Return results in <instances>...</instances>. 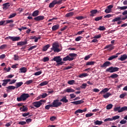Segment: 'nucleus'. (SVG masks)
Segmentation results:
<instances>
[{
    "label": "nucleus",
    "mask_w": 127,
    "mask_h": 127,
    "mask_svg": "<svg viewBox=\"0 0 127 127\" xmlns=\"http://www.w3.org/2000/svg\"><path fill=\"white\" fill-rule=\"evenodd\" d=\"M110 96H112L111 93L110 92H107L106 94L103 95V98H104V99H108V98H109V97Z\"/></svg>",
    "instance_id": "obj_26"
},
{
    "label": "nucleus",
    "mask_w": 127,
    "mask_h": 127,
    "mask_svg": "<svg viewBox=\"0 0 127 127\" xmlns=\"http://www.w3.org/2000/svg\"><path fill=\"white\" fill-rule=\"evenodd\" d=\"M51 50H53L54 52H60V50L59 49V45L57 43L53 44Z\"/></svg>",
    "instance_id": "obj_8"
},
{
    "label": "nucleus",
    "mask_w": 127,
    "mask_h": 127,
    "mask_svg": "<svg viewBox=\"0 0 127 127\" xmlns=\"http://www.w3.org/2000/svg\"><path fill=\"white\" fill-rule=\"evenodd\" d=\"M6 88L7 89V90H14V89H16L15 86L11 85L6 87Z\"/></svg>",
    "instance_id": "obj_33"
},
{
    "label": "nucleus",
    "mask_w": 127,
    "mask_h": 127,
    "mask_svg": "<svg viewBox=\"0 0 127 127\" xmlns=\"http://www.w3.org/2000/svg\"><path fill=\"white\" fill-rule=\"evenodd\" d=\"M27 44V42L26 41H24V42H19L18 43H17V45L18 46H22L23 45H25Z\"/></svg>",
    "instance_id": "obj_22"
},
{
    "label": "nucleus",
    "mask_w": 127,
    "mask_h": 127,
    "mask_svg": "<svg viewBox=\"0 0 127 127\" xmlns=\"http://www.w3.org/2000/svg\"><path fill=\"white\" fill-rule=\"evenodd\" d=\"M120 68L117 67H110L106 69V72H109V73H114L115 72H118Z\"/></svg>",
    "instance_id": "obj_6"
},
{
    "label": "nucleus",
    "mask_w": 127,
    "mask_h": 127,
    "mask_svg": "<svg viewBox=\"0 0 127 127\" xmlns=\"http://www.w3.org/2000/svg\"><path fill=\"white\" fill-rule=\"evenodd\" d=\"M48 83H49V81H43L39 84V86H40L41 87H43V86H46V85H48Z\"/></svg>",
    "instance_id": "obj_23"
},
{
    "label": "nucleus",
    "mask_w": 127,
    "mask_h": 127,
    "mask_svg": "<svg viewBox=\"0 0 127 127\" xmlns=\"http://www.w3.org/2000/svg\"><path fill=\"white\" fill-rule=\"evenodd\" d=\"M117 8L118 9H120L121 10H124L127 9V6H118Z\"/></svg>",
    "instance_id": "obj_32"
},
{
    "label": "nucleus",
    "mask_w": 127,
    "mask_h": 127,
    "mask_svg": "<svg viewBox=\"0 0 127 127\" xmlns=\"http://www.w3.org/2000/svg\"><path fill=\"white\" fill-rule=\"evenodd\" d=\"M109 90H110V89L105 88L100 92V94H102V93H107V92H109Z\"/></svg>",
    "instance_id": "obj_35"
},
{
    "label": "nucleus",
    "mask_w": 127,
    "mask_h": 127,
    "mask_svg": "<svg viewBox=\"0 0 127 127\" xmlns=\"http://www.w3.org/2000/svg\"><path fill=\"white\" fill-rule=\"evenodd\" d=\"M22 85H23V82H17L16 83V89H18V88H19V87H21Z\"/></svg>",
    "instance_id": "obj_19"
},
{
    "label": "nucleus",
    "mask_w": 127,
    "mask_h": 127,
    "mask_svg": "<svg viewBox=\"0 0 127 127\" xmlns=\"http://www.w3.org/2000/svg\"><path fill=\"white\" fill-rule=\"evenodd\" d=\"M127 121L123 119L120 121V124L121 125H125V124H127Z\"/></svg>",
    "instance_id": "obj_48"
},
{
    "label": "nucleus",
    "mask_w": 127,
    "mask_h": 127,
    "mask_svg": "<svg viewBox=\"0 0 127 127\" xmlns=\"http://www.w3.org/2000/svg\"><path fill=\"white\" fill-rule=\"evenodd\" d=\"M119 119H120V116H115L112 118V121L115 120H119Z\"/></svg>",
    "instance_id": "obj_51"
},
{
    "label": "nucleus",
    "mask_w": 127,
    "mask_h": 127,
    "mask_svg": "<svg viewBox=\"0 0 127 127\" xmlns=\"http://www.w3.org/2000/svg\"><path fill=\"white\" fill-rule=\"evenodd\" d=\"M95 64V62H88L86 63V65L89 66L90 65H94Z\"/></svg>",
    "instance_id": "obj_43"
},
{
    "label": "nucleus",
    "mask_w": 127,
    "mask_h": 127,
    "mask_svg": "<svg viewBox=\"0 0 127 127\" xmlns=\"http://www.w3.org/2000/svg\"><path fill=\"white\" fill-rule=\"evenodd\" d=\"M35 20L37 21H40V20H43L44 19V16H38L34 18Z\"/></svg>",
    "instance_id": "obj_12"
},
{
    "label": "nucleus",
    "mask_w": 127,
    "mask_h": 127,
    "mask_svg": "<svg viewBox=\"0 0 127 127\" xmlns=\"http://www.w3.org/2000/svg\"><path fill=\"white\" fill-rule=\"evenodd\" d=\"M93 115H94L93 113H88L86 114L85 117L86 118H89L90 117H92V116H93Z\"/></svg>",
    "instance_id": "obj_58"
},
{
    "label": "nucleus",
    "mask_w": 127,
    "mask_h": 127,
    "mask_svg": "<svg viewBox=\"0 0 127 127\" xmlns=\"http://www.w3.org/2000/svg\"><path fill=\"white\" fill-rule=\"evenodd\" d=\"M19 110L20 111H21V112H26L27 111V110H28V108H27V107L23 106V108L22 107L20 108Z\"/></svg>",
    "instance_id": "obj_27"
},
{
    "label": "nucleus",
    "mask_w": 127,
    "mask_h": 127,
    "mask_svg": "<svg viewBox=\"0 0 127 127\" xmlns=\"http://www.w3.org/2000/svg\"><path fill=\"white\" fill-rule=\"evenodd\" d=\"M67 84H68V85H74V84H75V80H69L67 82Z\"/></svg>",
    "instance_id": "obj_42"
},
{
    "label": "nucleus",
    "mask_w": 127,
    "mask_h": 127,
    "mask_svg": "<svg viewBox=\"0 0 127 127\" xmlns=\"http://www.w3.org/2000/svg\"><path fill=\"white\" fill-rule=\"evenodd\" d=\"M79 114H82L83 113V111H82L81 109H78L77 110H76L74 114L76 115V116H79V114Z\"/></svg>",
    "instance_id": "obj_28"
},
{
    "label": "nucleus",
    "mask_w": 127,
    "mask_h": 127,
    "mask_svg": "<svg viewBox=\"0 0 127 127\" xmlns=\"http://www.w3.org/2000/svg\"><path fill=\"white\" fill-rule=\"evenodd\" d=\"M6 23L5 24H7L8 23H12L13 22V20H6L5 21Z\"/></svg>",
    "instance_id": "obj_52"
},
{
    "label": "nucleus",
    "mask_w": 127,
    "mask_h": 127,
    "mask_svg": "<svg viewBox=\"0 0 127 127\" xmlns=\"http://www.w3.org/2000/svg\"><path fill=\"white\" fill-rule=\"evenodd\" d=\"M69 96L70 97V99H74V98H76V95L73 93L70 94Z\"/></svg>",
    "instance_id": "obj_61"
},
{
    "label": "nucleus",
    "mask_w": 127,
    "mask_h": 127,
    "mask_svg": "<svg viewBox=\"0 0 127 127\" xmlns=\"http://www.w3.org/2000/svg\"><path fill=\"white\" fill-rule=\"evenodd\" d=\"M62 105V103L61 102H59V100H54L52 106H53V108H58V107H60Z\"/></svg>",
    "instance_id": "obj_7"
},
{
    "label": "nucleus",
    "mask_w": 127,
    "mask_h": 127,
    "mask_svg": "<svg viewBox=\"0 0 127 127\" xmlns=\"http://www.w3.org/2000/svg\"><path fill=\"white\" fill-rule=\"evenodd\" d=\"M114 111L118 113H123V112L127 111V106H124L122 108L120 106L116 107L114 108Z\"/></svg>",
    "instance_id": "obj_5"
},
{
    "label": "nucleus",
    "mask_w": 127,
    "mask_h": 127,
    "mask_svg": "<svg viewBox=\"0 0 127 127\" xmlns=\"http://www.w3.org/2000/svg\"><path fill=\"white\" fill-rule=\"evenodd\" d=\"M127 54L121 55L120 58L118 59V60H120V61H125V60H127Z\"/></svg>",
    "instance_id": "obj_11"
},
{
    "label": "nucleus",
    "mask_w": 127,
    "mask_h": 127,
    "mask_svg": "<svg viewBox=\"0 0 127 127\" xmlns=\"http://www.w3.org/2000/svg\"><path fill=\"white\" fill-rule=\"evenodd\" d=\"M50 108H53V107L52 106V104L48 105L45 106L46 110H49Z\"/></svg>",
    "instance_id": "obj_46"
},
{
    "label": "nucleus",
    "mask_w": 127,
    "mask_h": 127,
    "mask_svg": "<svg viewBox=\"0 0 127 127\" xmlns=\"http://www.w3.org/2000/svg\"><path fill=\"white\" fill-rule=\"evenodd\" d=\"M65 92H66L67 93H74L75 90L72 88H67L65 90Z\"/></svg>",
    "instance_id": "obj_25"
},
{
    "label": "nucleus",
    "mask_w": 127,
    "mask_h": 127,
    "mask_svg": "<svg viewBox=\"0 0 127 127\" xmlns=\"http://www.w3.org/2000/svg\"><path fill=\"white\" fill-rule=\"evenodd\" d=\"M50 47V45L48 44L46 45V46H45L43 48V51H47V50L48 49V48H49Z\"/></svg>",
    "instance_id": "obj_29"
},
{
    "label": "nucleus",
    "mask_w": 127,
    "mask_h": 127,
    "mask_svg": "<svg viewBox=\"0 0 127 127\" xmlns=\"http://www.w3.org/2000/svg\"><path fill=\"white\" fill-rule=\"evenodd\" d=\"M83 103H84V101L78 100L76 101L72 102L71 104H73L74 105H80V104H83Z\"/></svg>",
    "instance_id": "obj_13"
},
{
    "label": "nucleus",
    "mask_w": 127,
    "mask_h": 127,
    "mask_svg": "<svg viewBox=\"0 0 127 127\" xmlns=\"http://www.w3.org/2000/svg\"><path fill=\"white\" fill-rule=\"evenodd\" d=\"M48 61H49V58L45 57V58H43V62H48Z\"/></svg>",
    "instance_id": "obj_60"
},
{
    "label": "nucleus",
    "mask_w": 127,
    "mask_h": 127,
    "mask_svg": "<svg viewBox=\"0 0 127 127\" xmlns=\"http://www.w3.org/2000/svg\"><path fill=\"white\" fill-rule=\"evenodd\" d=\"M16 82V79H13L11 81H10L9 85H12V84H14Z\"/></svg>",
    "instance_id": "obj_59"
},
{
    "label": "nucleus",
    "mask_w": 127,
    "mask_h": 127,
    "mask_svg": "<svg viewBox=\"0 0 127 127\" xmlns=\"http://www.w3.org/2000/svg\"><path fill=\"white\" fill-rule=\"evenodd\" d=\"M77 57V55L74 53L69 54L68 55L63 59V61H73L74 58Z\"/></svg>",
    "instance_id": "obj_1"
},
{
    "label": "nucleus",
    "mask_w": 127,
    "mask_h": 127,
    "mask_svg": "<svg viewBox=\"0 0 127 127\" xmlns=\"http://www.w3.org/2000/svg\"><path fill=\"white\" fill-rule=\"evenodd\" d=\"M32 83H33V80L31 79V80L26 81L25 84L26 85H29L30 84H32Z\"/></svg>",
    "instance_id": "obj_40"
},
{
    "label": "nucleus",
    "mask_w": 127,
    "mask_h": 127,
    "mask_svg": "<svg viewBox=\"0 0 127 127\" xmlns=\"http://www.w3.org/2000/svg\"><path fill=\"white\" fill-rule=\"evenodd\" d=\"M42 73V71L41 70V71H37V72H35L34 73V75H35V76H39V75L41 74Z\"/></svg>",
    "instance_id": "obj_49"
},
{
    "label": "nucleus",
    "mask_w": 127,
    "mask_h": 127,
    "mask_svg": "<svg viewBox=\"0 0 127 127\" xmlns=\"http://www.w3.org/2000/svg\"><path fill=\"white\" fill-rule=\"evenodd\" d=\"M115 58H118V56L115 55V56H112L111 57H109L108 59L109 61H111V60H113L115 59Z\"/></svg>",
    "instance_id": "obj_34"
},
{
    "label": "nucleus",
    "mask_w": 127,
    "mask_h": 127,
    "mask_svg": "<svg viewBox=\"0 0 127 127\" xmlns=\"http://www.w3.org/2000/svg\"><path fill=\"white\" fill-rule=\"evenodd\" d=\"M126 96H127V93H125L121 94L120 95V98H121V99H123V98H125V97H126Z\"/></svg>",
    "instance_id": "obj_53"
},
{
    "label": "nucleus",
    "mask_w": 127,
    "mask_h": 127,
    "mask_svg": "<svg viewBox=\"0 0 127 127\" xmlns=\"http://www.w3.org/2000/svg\"><path fill=\"white\" fill-rule=\"evenodd\" d=\"M5 24V20H1L0 21V25H4Z\"/></svg>",
    "instance_id": "obj_62"
},
{
    "label": "nucleus",
    "mask_w": 127,
    "mask_h": 127,
    "mask_svg": "<svg viewBox=\"0 0 127 127\" xmlns=\"http://www.w3.org/2000/svg\"><path fill=\"white\" fill-rule=\"evenodd\" d=\"M75 18L76 19H77V20H82V19H84V18H85V17L79 16L75 17Z\"/></svg>",
    "instance_id": "obj_41"
},
{
    "label": "nucleus",
    "mask_w": 127,
    "mask_h": 127,
    "mask_svg": "<svg viewBox=\"0 0 127 127\" xmlns=\"http://www.w3.org/2000/svg\"><path fill=\"white\" fill-rule=\"evenodd\" d=\"M82 39V37L79 36L75 38V41H80Z\"/></svg>",
    "instance_id": "obj_63"
},
{
    "label": "nucleus",
    "mask_w": 127,
    "mask_h": 127,
    "mask_svg": "<svg viewBox=\"0 0 127 127\" xmlns=\"http://www.w3.org/2000/svg\"><path fill=\"white\" fill-rule=\"evenodd\" d=\"M14 60L15 61L19 60V57L16 55H14Z\"/></svg>",
    "instance_id": "obj_45"
},
{
    "label": "nucleus",
    "mask_w": 127,
    "mask_h": 127,
    "mask_svg": "<svg viewBox=\"0 0 127 127\" xmlns=\"http://www.w3.org/2000/svg\"><path fill=\"white\" fill-rule=\"evenodd\" d=\"M102 18L103 16L97 17L95 18V21H99V20H101V19H102Z\"/></svg>",
    "instance_id": "obj_50"
},
{
    "label": "nucleus",
    "mask_w": 127,
    "mask_h": 127,
    "mask_svg": "<svg viewBox=\"0 0 127 127\" xmlns=\"http://www.w3.org/2000/svg\"><path fill=\"white\" fill-rule=\"evenodd\" d=\"M15 15H16V13H14L11 14L8 16V18L9 19L12 18L13 17H14V16H15Z\"/></svg>",
    "instance_id": "obj_47"
},
{
    "label": "nucleus",
    "mask_w": 127,
    "mask_h": 127,
    "mask_svg": "<svg viewBox=\"0 0 127 127\" xmlns=\"http://www.w3.org/2000/svg\"><path fill=\"white\" fill-rule=\"evenodd\" d=\"M73 15H74V12H70L69 13H67L66 15H65V17H70V16H73Z\"/></svg>",
    "instance_id": "obj_30"
},
{
    "label": "nucleus",
    "mask_w": 127,
    "mask_h": 127,
    "mask_svg": "<svg viewBox=\"0 0 127 127\" xmlns=\"http://www.w3.org/2000/svg\"><path fill=\"white\" fill-rule=\"evenodd\" d=\"M11 125H12V122L11 121L8 123L6 124L5 125V127H10V126H11Z\"/></svg>",
    "instance_id": "obj_56"
},
{
    "label": "nucleus",
    "mask_w": 127,
    "mask_h": 127,
    "mask_svg": "<svg viewBox=\"0 0 127 127\" xmlns=\"http://www.w3.org/2000/svg\"><path fill=\"white\" fill-rule=\"evenodd\" d=\"M44 101L43 100H40L39 101H36L33 103V106L35 107L36 108H40V106L42 105V103H43Z\"/></svg>",
    "instance_id": "obj_9"
},
{
    "label": "nucleus",
    "mask_w": 127,
    "mask_h": 127,
    "mask_svg": "<svg viewBox=\"0 0 127 127\" xmlns=\"http://www.w3.org/2000/svg\"><path fill=\"white\" fill-rule=\"evenodd\" d=\"M88 76V74L86 73H83L80 74L79 75H78L79 78H83L84 77H87Z\"/></svg>",
    "instance_id": "obj_31"
},
{
    "label": "nucleus",
    "mask_w": 127,
    "mask_h": 127,
    "mask_svg": "<svg viewBox=\"0 0 127 127\" xmlns=\"http://www.w3.org/2000/svg\"><path fill=\"white\" fill-rule=\"evenodd\" d=\"M94 124L95 126H101V125H102L103 123L102 122V121L96 120V121H94Z\"/></svg>",
    "instance_id": "obj_16"
},
{
    "label": "nucleus",
    "mask_w": 127,
    "mask_h": 127,
    "mask_svg": "<svg viewBox=\"0 0 127 127\" xmlns=\"http://www.w3.org/2000/svg\"><path fill=\"white\" fill-rule=\"evenodd\" d=\"M2 82H3L2 83V86H3L4 87H5V86H6V84L8 83L6 79L3 80Z\"/></svg>",
    "instance_id": "obj_38"
},
{
    "label": "nucleus",
    "mask_w": 127,
    "mask_h": 127,
    "mask_svg": "<svg viewBox=\"0 0 127 127\" xmlns=\"http://www.w3.org/2000/svg\"><path fill=\"white\" fill-rule=\"evenodd\" d=\"M111 65V62H106L103 64V65H101V68H106V67H109Z\"/></svg>",
    "instance_id": "obj_10"
},
{
    "label": "nucleus",
    "mask_w": 127,
    "mask_h": 127,
    "mask_svg": "<svg viewBox=\"0 0 127 127\" xmlns=\"http://www.w3.org/2000/svg\"><path fill=\"white\" fill-rule=\"evenodd\" d=\"M9 3H5L3 4V9H7L9 7Z\"/></svg>",
    "instance_id": "obj_18"
},
{
    "label": "nucleus",
    "mask_w": 127,
    "mask_h": 127,
    "mask_svg": "<svg viewBox=\"0 0 127 127\" xmlns=\"http://www.w3.org/2000/svg\"><path fill=\"white\" fill-rule=\"evenodd\" d=\"M122 20V18L121 17H117L113 19L112 21V22H116V21H120V20Z\"/></svg>",
    "instance_id": "obj_24"
},
{
    "label": "nucleus",
    "mask_w": 127,
    "mask_h": 127,
    "mask_svg": "<svg viewBox=\"0 0 127 127\" xmlns=\"http://www.w3.org/2000/svg\"><path fill=\"white\" fill-rule=\"evenodd\" d=\"M5 47H6V45H2L0 46V49L1 50L4 49Z\"/></svg>",
    "instance_id": "obj_64"
},
{
    "label": "nucleus",
    "mask_w": 127,
    "mask_h": 127,
    "mask_svg": "<svg viewBox=\"0 0 127 127\" xmlns=\"http://www.w3.org/2000/svg\"><path fill=\"white\" fill-rule=\"evenodd\" d=\"M105 12L106 13H110V12H112V10H110V9H108V8H107L105 10Z\"/></svg>",
    "instance_id": "obj_55"
},
{
    "label": "nucleus",
    "mask_w": 127,
    "mask_h": 127,
    "mask_svg": "<svg viewBox=\"0 0 127 127\" xmlns=\"http://www.w3.org/2000/svg\"><path fill=\"white\" fill-rule=\"evenodd\" d=\"M118 77H119V75H118L117 74H113L110 76V78H112L113 79H115L116 78H118Z\"/></svg>",
    "instance_id": "obj_37"
},
{
    "label": "nucleus",
    "mask_w": 127,
    "mask_h": 127,
    "mask_svg": "<svg viewBox=\"0 0 127 127\" xmlns=\"http://www.w3.org/2000/svg\"><path fill=\"white\" fill-rule=\"evenodd\" d=\"M53 61H55L57 64V66H59V65H63L64 62H62V58L60 56H57L53 58Z\"/></svg>",
    "instance_id": "obj_3"
},
{
    "label": "nucleus",
    "mask_w": 127,
    "mask_h": 127,
    "mask_svg": "<svg viewBox=\"0 0 127 127\" xmlns=\"http://www.w3.org/2000/svg\"><path fill=\"white\" fill-rule=\"evenodd\" d=\"M60 101L61 102H63V103H68V100L67 99L66 96L63 97V98L60 100Z\"/></svg>",
    "instance_id": "obj_21"
},
{
    "label": "nucleus",
    "mask_w": 127,
    "mask_h": 127,
    "mask_svg": "<svg viewBox=\"0 0 127 127\" xmlns=\"http://www.w3.org/2000/svg\"><path fill=\"white\" fill-rule=\"evenodd\" d=\"M37 47V46H33L28 49V51H31V50H32V49H34L35 48H36Z\"/></svg>",
    "instance_id": "obj_54"
},
{
    "label": "nucleus",
    "mask_w": 127,
    "mask_h": 127,
    "mask_svg": "<svg viewBox=\"0 0 127 127\" xmlns=\"http://www.w3.org/2000/svg\"><path fill=\"white\" fill-rule=\"evenodd\" d=\"M21 73H25L27 71V68L25 67H21L19 69Z\"/></svg>",
    "instance_id": "obj_20"
},
{
    "label": "nucleus",
    "mask_w": 127,
    "mask_h": 127,
    "mask_svg": "<svg viewBox=\"0 0 127 127\" xmlns=\"http://www.w3.org/2000/svg\"><path fill=\"white\" fill-rule=\"evenodd\" d=\"M30 97V95L28 93H23L20 95L19 97L17 98V101L18 102H24L26 99H28Z\"/></svg>",
    "instance_id": "obj_2"
},
{
    "label": "nucleus",
    "mask_w": 127,
    "mask_h": 127,
    "mask_svg": "<svg viewBox=\"0 0 127 127\" xmlns=\"http://www.w3.org/2000/svg\"><path fill=\"white\" fill-rule=\"evenodd\" d=\"M113 108V104H110L106 106L107 110H111Z\"/></svg>",
    "instance_id": "obj_44"
},
{
    "label": "nucleus",
    "mask_w": 127,
    "mask_h": 127,
    "mask_svg": "<svg viewBox=\"0 0 127 127\" xmlns=\"http://www.w3.org/2000/svg\"><path fill=\"white\" fill-rule=\"evenodd\" d=\"M98 30H100V31H104V30H106V28L105 27V26H99V27L98 28Z\"/></svg>",
    "instance_id": "obj_39"
},
{
    "label": "nucleus",
    "mask_w": 127,
    "mask_h": 127,
    "mask_svg": "<svg viewBox=\"0 0 127 127\" xmlns=\"http://www.w3.org/2000/svg\"><path fill=\"white\" fill-rule=\"evenodd\" d=\"M113 16V15L108 14L105 16H104V18H110V17H112Z\"/></svg>",
    "instance_id": "obj_57"
},
{
    "label": "nucleus",
    "mask_w": 127,
    "mask_h": 127,
    "mask_svg": "<svg viewBox=\"0 0 127 127\" xmlns=\"http://www.w3.org/2000/svg\"><path fill=\"white\" fill-rule=\"evenodd\" d=\"M20 40V37H13L12 41H18Z\"/></svg>",
    "instance_id": "obj_36"
},
{
    "label": "nucleus",
    "mask_w": 127,
    "mask_h": 127,
    "mask_svg": "<svg viewBox=\"0 0 127 127\" xmlns=\"http://www.w3.org/2000/svg\"><path fill=\"white\" fill-rule=\"evenodd\" d=\"M62 3V0H54L49 5L50 8H52L55 6L56 4H61Z\"/></svg>",
    "instance_id": "obj_4"
},
{
    "label": "nucleus",
    "mask_w": 127,
    "mask_h": 127,
    "mask_svg": "<svg viewBox=\"0 0 127 127\" xmlns=\"http://www.w3.org/2000/svg\"><path fill=\"white\" fill-rule=\"evenodd\" d=\"M60 27V26L59 25V24H57V25H54L52 27V29L53 31H55L57 30L58 29H59Z\"/></svg>",
    "instance_id": "obj_14"
},
{
    "label": "nucleus",
    "mask_w": 127,
    "mask_h": 127,
    "mask_svg": "<svg viewBox=\"0 0 127 127\" xmlns=\"http://www.w3.org/2000/svg\"><path fill=\"white\" fill-rule=\"evenodd\" d=\"M98 12V10L94 9L90 11L91 14L90 15V16H95V14Z\"/></svg>",
    "instance_id": "obj_15"
},
{
    "label": "nucleus",
    "mask_w": 127,
    "mask_h": 127,
    "mask_svg": "<svg viewBox=\"0 0 127 127\" xmlns=\"http://www.w3.org/2000/svg\"><path fill=\"white\" fill-rule=\"evenodd\" d=\"M39 15V10H35L32 14V16H34V17L37 16Z\"/></svg>",
    "instance_id": "obj_17"
}]
</instances>
